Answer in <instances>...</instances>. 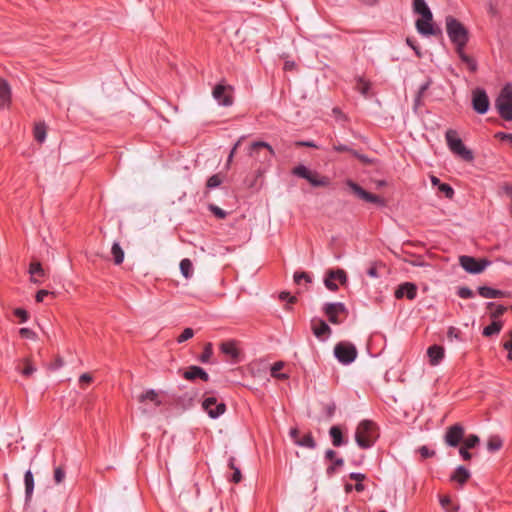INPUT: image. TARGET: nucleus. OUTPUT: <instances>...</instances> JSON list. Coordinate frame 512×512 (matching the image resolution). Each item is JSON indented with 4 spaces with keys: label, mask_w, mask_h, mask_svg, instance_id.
<instances>
[{
    "label": "nucleus",
    "mask_w": 512,
    "mask_h": 512,
    "mask_svg": "<svg viewBox=\"0 0 512 512\" xmlns=\"http://www.w3.org/2000/svg\"><path fill=\"white\" fill-rule=\"evenodd\" d=\"M446 33L455 51L465 49L469 42L468 29L455 17L449 15L445 18Z\"/></svg>",
    "instance_id": "nucleus-1"
},
{
    "label": "nucleus",
    "mask_w": 512,
    "mask_h": 512,
    "mask_svg": "<svg viewBox=\"0 0 512 512\" xmlns=\"http://www.w3.org/2000/svg\"><path fill=\"white\" fill-rule=\"evenodd\" d=\"M379 437L378 426L371 420H362L355 432V441L361 449H368L374 445Z\"/></svg>",
    "instance_id": "nucleus-2"
},
{
    "label": "nucleus",
    "mask_w": 512,
    "mask_h": 512,
    "mask_svg": "<svg viewBox=\"0 0 512 512\" xmlns=\"http://www.w3.org/2000/svg\"><path fill=\"white\" fill-rule=\"evenodd\" d=\"M445 139L449 150L453 154L466 162H472L474 160L473 152L464 145L456 130L448 129L445 133Z\"/></svg>",
    "instance_id": "nucleus-3"
},
{
    "label": "nucleus",
    "mask_w": 512,
    "mask_h": 512,
    "mask_svg": "<svg viewBox=\"0 0 512 512\" xmlns=\"http://www.w3.org/2000/svg\"><path fill=\"white\" fill-rule=\"evenodd\" d=\"M500 117L506 121L512 120V85L506 84L495 101Z\"/></svg>",
    "instance_id": "nucleus-4"
},
{
    "label": "nucleus",
    "mask_w": 512,
    "mask_h": 512,
    "mask_svg": "<svg viewBox=\"0 0 512 512\" xmlns=\"http://www.w3.org/2000/svg\"><path fill=\"white\" fill-rule=\"evenodd\" d=\"M291 173L299 178L307 180L313 187H327L330 180L326 176H320L318 172L312 171L303 164L295 166Z\"/></svg>",
    "instance_id": "nucleus-5"
},
{
    "label": "nucleus",
    "mask_w": 512,
    "mask_h": 512,
    "mask_svg": "<svg viewBox=\"0 0 512 512\" xmlns=\"http://www.w3.org/2000/svg\"><path fill=\"white\" fill-rule=\"evenodd\" d=\"M334 355L340 363L348 365L356 359L357 349L354 344L342 341L335 345Z\"/></svg>",
    "instance_id": "nucleus-6"
},
{
    "label": "nucleus",
    "mask_w": 512,
    "mask_h": 512,
    "mask_svg": "<svg viewBox=\"0 0 512 512\" xmlns=\"http://www.w3.org/2000/svg\"><path fill=\"white\" fill-rule=\"evenodd\" d=\"M465 429L460 423H455L446 429L444 442L447 446L456 448L462 444Z\"/></svg>",
    "instance_id": "nucleus-7"
},
{
    "label": "nucleus",
    "mask_w": 512,
    "mask_h": 512,
    "mask_svg": "<svg viewBox=\"0 0 512 512\" xmlns=\"http://www.w3.org/2000/svg\"><path fill=\"white\" fill-rule=\"evenodd\" d=\"M322 311L332 324H340L342 320L339 316L347 314V308L342 302L325 303Z\"/></svg>",
    "instance_id": "nucleus-8"
},
{
    "label": "nucleus",
    "mask_w": 512,
    "mask_h": 512,
    "mask_svg": "<svg viewBox=\"0 0 512 512\" xmlns=\"http://www.w3.org/2000/svg\"><path fill=\"white\" fill-rule=\"evenodd\" d=\"M346 185L351 189V191L360 199L373 203L376 205L383 206L385 204L384 200L376 194L370 193L363 189L359 184L354 182L353 180L348 179L346 181Z\"/></svg>",
    "instance_id": "nucleus-9"
},
{
    "label": "nucleus",
    "mask_w": 512,
    "mask_h": 512,
    "mask_svg": "<svg viewBox=\"0 0 512 512\" xmlns=\"http://www.w3.org/2000/svg\"><path fill=\"white\" fill-rule=\"evenodd\" d=\"M203 410L209 415L210 418L216 419L226 411V404L218 401L216 397H206L202 402Z\"/></svg>",
    "instance_id": "nucleus-10"
},
{
    "label": "nucleus",
    "mask_w": 512,
    "mask_h": 512,
    "mask_svg": "<svg viewBox=\"0 0 512 512\" xmlns=\"http://www.w3.org/2000/svg\"><path fill=\"white\" fill-rule=\"evenodd\" d=\"M462 268L471 274L481 273L489 264L485 259H476L472 256L463 255L459 258Z\"/></svg>",
    "instance_id": "nucleus-11"
},
{
    "label": "nucleus",
    "mask_w": 512,
    "mask_h": 512,
    "mask_svg": "<svg viewBox=\"0 0 512 512\" xmlns=\"http://www.w3.org/2000/svg\"><path fill=\"white\" fill-rule=\"evenodd\" d=\"M490 106L489 97L482 88H476L472 92V107L478 114L488 112Z\"/></svg>",
    "instance_id": "nucleus-12"
},
{
    "label": "nucleus",
    "mask_w": 512,
    "mask_h": 512,
    "mask_svg": "<svg viewBox=\"0 0 512 512\" xmlns=\"http://www.w3.org/2000/svg\"><path fill=\"white\" fill-rule=\"evenodd\" d=\"M336 281H339L341 284L347 282V274L343 269L327 271L324 278L325 287L332 292H336L339 289Z\"/></svg>",
    "instance_id": "nucleus-13"
},
{
    "label": "nucleus",
    "mask_w": 512,
    "mask_h": 512,
    "mask_svg": "<svg viewBox=\"0 0 512 512\" xmlns=\"http://www.w3.org/2000/svg\"><path fill=\"white\" fill-rule=\"evenodd\" d=\"M233 89L231 86H225L222 84H217L213 88V97L218 102L219 105L222 106H231L233 104Z\"/></svg>",
    "instance_id": "nucleus-14"
},
{
    "label": "nucleus",
    "mask_w": 512,
    "mask_h": 512,
    "mask_svg": "<svg viewBox=\"0 0 512 512\" xmlns=\"http://www.w3.org/2000/svg\"><path fill=\"white\" fill-rule=\"evenodd\" d=\"M416 29L417 31L424 36H438L442 34V31L440 28L435 27L433 24V16L426 19V18H419L416 20Z\"/></svg>",
    "instance_id": "nucleus-15"
},
{
    "label": "nucleus",
    "mask_w": 512,
    "mask_h": 512,
    "mask_svg": "<svg viewBox=\"0 0 512 512\" xmlns=\"http://www.w3.org/2000/svg\"><path fill=\"white\" fill-rule=\"evenodd\" d=\"M418 288L416 284L412 282H404L398 285L394 292L396 299H402L406 297L408 300H414L417 297Z\"/></svg>",
    "instance_id": "nucleus-16"
},
{
    "label": "nucleus",
    "mask_w": 512,
    "mask_h": 512,
    "mask_svg": "<svg viewBox=\"0 0 512 512\" xmlns=\"http://www.w3.org/2000/svg\"><path fill=\"white\" fill-rule=\"evenodd\" d=\"M311 330L315 337L320 340H324L331 334L330 326L320 318H313L311 320Z\"/></svg>",
    "instance_id": "nucleus-17"
},
{
    "label": "nucleus",
    "mask_w": 512,
    "mask_h": 512,
    "mask_svg": "<svg viewBox=\"0 0 512 512\" xmlns=\"http://www.w3.org/2000/svg\"><path fill=\"white\" fill-rule=\"evenodd\" d=\"M183 378L189 381H194L199 378L204 382H208L210 377L208 373L200 366H189L182 374Z\"/></svg>",
    "instance_id": "nucleus-18"
},
{
    "label": "nucleus",
    "mask_w": 512,
    "mask_h": 512,
    "mask_svg": "<svg viewBox=\"0 0 512 512\" xmlns=\"http://www.w3.org/2000/svg\"><path fill=\"white\" fill-rule=\"evenodd\" d=\"M429 363L432 366H437L443 360L445 350L442 346L434 344L427 349Z\"/></svg>",
    "instance_id": "nucleus-19"
},
{
    "label": "nucleus",
    "mask_w": 512,
    "mask_h": 512,
    "mask_svg": "<svg viewBox=\"0 0 512 512\" xmlns=\"http://www.w3.org/2000/svg\"><path fill=\"white\" fill-rule=\"evenodd\" d=\"M30 281L34 284H40L41 279L46 276V272L43 269L40 262H31L29 265Z\"/></svg>",
    "instance_id": "nucleus-20"
},
{
    "label": "nucleus",
    "mask_w": 512,
    "mask_h": 512,
    "mask_svg": "<svg viewBox=\"0 0 512 512\" xmlns=\"http://www.w3.org/2000/svg\"><path fill=\"white\" fill-rule=\"evenodd\" d=\"M260 149H266L268 152V156L265 157V160H270L272 157L275 156V151L272 148V146L264 141H255L250 145L249 154L250 156H256Z\"/></svg>",
    "instance_id": "nucleus-21"
},
{
    "label": "nucleus",
    "mask_w": 512,
    "mask_h": 512,
    "mask_svg": "<svg viewBox=\"0 0 512 512\" xmlns=\"http://www.w3.org/2000/svg\"><path fill=\"white\" fill-rule=\"evenodd\" d=\"M478 294L483 298H503L508 296V293L503 290L495 289L488 286H479L477 289Z\"/></svg>",
    "instance_id": "nucleus-22"
},
{
    "label": "nucleus",
    "mask_w": 512,
    "mask_h": 512,
    "mask_svg": "<svg viewBox=\"0 0 512 512\" xmlns=\"http://www.w3.org/2000/svg\"><path fill=\"white\" fill-rule=\"evenodd\" d=\"M470 476L471 474L469 470L460 465L451 474L450 480L458 483L460 486H463L469 480Z\"/></svg>",
    "instance_id": "nucleus-23"
},
{
    "label": "nucleus",
    "mask_w": 512,
    "mask_h": 512,
    "mask_svg": "<svg viewBox=\"0 0 512 512\" xmlns=\"http://www.w3.org/2000/svg\"><path fill=\"white\" fill-rule=\"evenodd\" d=\"M15 369L24 377H29L36 371V367L29 358L19 360Z\"/></svg>",
    "instance_id": "nucleus-24"
},
{
    "label": "nucleus",
    "mask_w": 512,
    "mask_h": 512,
    "mask_svg": "<svg viewBox=\"0 0 512 512\" xmlns=\"http://www.w3.org/2000/svg\"><path fill=\"white\" fill-rule=\"evenodd\" d=\"M11 102V89L8 82L0 78V107L4 108Z\"/></svg>",
    "instance_id": "nucleus-25"
},
{
    "label": "nucleus",
    "mask_w": 512,
    "mask_h": 512,
    "mask_svg": "<svg viewBox=\"0 0 512 512\" xmlns=\"http://www.w3.org/2000/svg\"><path fill=\"white\" fill-rule=\"evenodd\" d=\"M329 435L334 447H341L347 443V440H345L342 430L339 426H332L329 429Z\"/></svg>",
    "instance_id": "nucleus-26"
},
{
    "label": "nucleus",
    "mask_w": 512,
    "mask_h": 512,
    "mask_svg": "<svg viewBox=\"0 0 512 512\" xmlns=\"http://www.w3.org/2000/svg\"><path fill=\"white\" fill-rule=\"evenodd\" d=\"M460 60L467 66L471 73H475L478 69L477 61L465 53V49L455 51Z\"/></svg>",
    "instance_id": "nucleus-27"
},
{
    "label": "nucleus",
    "mask_w": 512,
    "mask_h": 512,
    "mask_svg": "<svg viewBox=\"0 0 512 512\" xmlns=\"http://www.w3.org/2000/svg\"><path fill=\"white\" fill-rule=\"evenodd\" d=\"M138 401L140 403L152 402L155 406H160L162 404L159 399L158 393L154 389H148L142 394L138 396Z\"/></svg>",
    "instance_id": "nucleus-28"
},
{
    "label": "nucleus",
    "mask_w": 512,
    "mask_h": 512,
    "mask_svg": "<svg viewBox=\"0 0 512 512\" xmlns=\"http://www.w3.org/2000/svg\"><path fill=\"white\" fill-rule=\"evenodd\" d=\"M413 11L426 19L433 15L425 0H413Z\"/></svg>",
    "instance_id": "nucleus-29"
},
{
    "label": "nucleus",
    "mask_w": 512,
    "mask_h": 512,
    "mask_svg": "<svg viewBox=\"0 0 512 512\" xmlns=\"http://www.w3.org/2000/svg\"><path fill=\"white\" fill-rule=\"evenodd\" d=\"M487 309L490 310V318L495 321H499L498 318L507 311V307L502 304H496L494 302H488Z\"/></svg>",
    "instance_id": "nucleus-30"
},
{
    "label": "nucleus",
    "mask_w": 512,
    "mask_h": 512,
    "mask_svg": "<svg viewBox=\"0 0 512 512\" xmlns=\"http://www.w3.org/2000/svg\"><path fill=\"white\" fill-rule=\"evenodd\" d=\"M355 80V89L363 96L368 97L371 89V82L362 76H357Z\"/></svg>",
    "instance_id": "nucleus-31"
},
{
    "label": "nucleus",
    "mask_w": 512,
    "mask_h": 512,
    "mask_svg": "<svg viewBox=\"0 0 512 512\" xmlns=\"http://www.w3.org/2000/svg\"><path fill=\"white\" fill-rule=\"evenodd\" d=\"M503 322L502 321H495L492 320L491 324L484 327L482 331V335L485 337H491L494 335H498L500 331L502 330Z\"/></svg>",
    "instance_id": "nucleus-32"
},
{
    "label": "nucleus",
    "mask_w": 512,
    "mask_h": 512,
    "mask_svg": "<svg viewBox=\"0 0 512 512\" xmlns=\"http://www.w3.org/2000/svg\"><path fill=\"white\" fill-rule=\"evenodd\" d=\"M25 497L30 500L34 490V476L31 470H27L24 475Z\"/></svg>",
    "instance_id": "nucleus-33"
},
{
    "label": "nucleus",
    "mask_w": 512,
    "mask_h": 512,
    "mask_svg": "<svg viewBox=\"0 0 512 512\" xmlns=\"http://www.w3.org/2000/svg\"><path fill=\"white\" fill-rule=\"evenodd\" d=\"M228 467L233 470L232 475L229 477V481L233 482L235 484L241 482L242 480V474L240 469L236 466V459L235 457L231 456L228 459Z\"/></svg>",
    "instance_id": "nucleus-34"
},
{
    "label": "nucleus",
    "mask_w": 512,
    "mask_h": 512,
    "mask_svg": "<svg viewBox=\"0 0 512 512\" xmlns=\"http://www.w3.org/2000/svg\"><path fill=\"white\" fill-rule=\"evenodd\" d=\"M34 139L38 143H43L47 135V126L44 122L36 123L33 129Z\"/></svg>",
    "instance_id": "nucleus-35"
},
{
    "label": "nucleus",
    "mask_w": 512,
    "mask_h": 512,
    "mask_svg": "<svg viewBox=\"0 0 512 512\" xmlns=\"http://www.w3.org/2000/svg\"><path fill=\"white\" fill-rule=\"evenodd\" d=\"M221 352L230 356L233 359H236L239 355V352L236 348V345L233 341L223 342L220 345Z\"/></svg>",
    "instance_id": "nucleus-36"
},
{
    "label": "nucleus",
    "mask_w": 512,
    "mask_h": 512,
    "mask_svg": "<svg viewBox=\"0 0 512 512\" xmlns=\"http://www.w3.org/2000/svg\"><path fill=\"white\" fill-rule=\"evenodd\" d=\"M296 445L308 449H315L317 446L316 441L311 432H308L307 434L302 436L299 441H296Z\"/></svg>",
    "instance_id": "nucleus-37"
},
{
    "label": "nucleus",
    "mask_w": 512,
    "mask_h": 512,
    "mask_svg": "<svg viewBox=\"0 0 512 512\" xmlns=\"http://www.w3.org/2000/svg\"><path fill=\"white\" fill-rule=\"evenodd\" d=\"M111 254L113 256V261L116 265H120L124 261V251L121 248L118 242H114L111 247Z\"/></svg>",
    "instance_id": "nucleus-38"
},
{
    "label": "nucleus",
    "mask_w": 512,
    "mask_h": 512,
    "mask_svg": "<svg viewBox=\"0 0 512 512\" xmlns=\"http://www.w3.org/2000/svg\"><path fill=\"white\" fill-rule=\"evenodd\" d=\"M440 505L445 512H458L459 506L452 502L449 496L440 497Z\"/></svg>",
    "instance_id": "nucleus-39"
},
{
    "label": "nucleus",
    "mask_w": 512,
    "mask_h": 512,
    "mask_svg": "<svg viewBox=\"0 0 512 512\" xmlns=\"http://www.w3.org/2000/svg\"><path fill=\"white\" fill-rule=\"evenodd\" d=\"M180 270L186 279L190 278L193 274V264L191 260L188 258L182 259L180 262Z\"/></svg>",
    "instance_id": "nucleus-40"
},
{
    "label": "nucleus",
    "mask_w": 512,
    "mask_h": 512,
    "mask_svg": "<svg viewBox=\"0 0 512 512\" xmlns=\"http://www.w3.org/2000/svg\"><path fill=\"white\" fill-rule=\"evenodd\" d=\"M284 367V363L282 361L275 362L271 367V376L277 379H287L288 375L285 373H280V370Z\"/></svg>",
    "instance_id": "nucleus-41"
},
{
    "label": "nucleus",
    "mask_w": 512,
    "mask_h": 512,
    "mask_svg": "<svg viewBox=\"0 0 512 512\" xmlns=\"http://www.w3.org/2000/svg\"><path fill=\"white\" fill-rule=\"evenodd\" d=\"M325 459L332 461V464L337 467H342L344 465V460L341 457L336 456V452L332 449H328L325 452Z\"/></svg>",
    "instance_id": "nucleus-42"
},
{
    "label": "nucleus",
    "mask_w": 512,
    "mask_h": 512,
    "mask_svg": "<svg viewBox=\"0 0 512 512\" xmlns=\"http://www.w3.org/2000/svg\"><path fill=\"white\" fill-rule=\"evenodd\" d=\"M480 444V439L475 434H469L467 437L464 436L462 445L466 448L473 449Z\"/></svg>",
    "instance_id": "nucleus-43"
},
{
    "label": "nucleus",
    "mask_w": 512,
    "mask_h": 512,
    "mask_svg": "<svg viewBox=\"0 0 512 512\" xmlns=\"http://www.w3.org/2000/svg\"><path fill=\"white\" fill-rule=\"evenodd\" d=\"M213 355V345L211 342L205 344L202 354L199 357V361L202 363H208Z\"/></svg>",
    "instance_id": "nucleus-44"
},
{
    "label": "nucleus",
    "mask_w": 512,
    "mask_h": 512,
    "mask_svg": "<svg viewBox=\"0 0 512 512\" xmlns=\"http://www.w3.org/2000/svg\"><path fill=\"white\" fill-rule=\"evenodd\" d=\"M293 278H294V282L297 285H301L302 282H305V283H311L312 282L311 276L307 272H304V271H300V272L297 271V272H295Z\"/></svg>",
    "instance_id": "nucleus-45"
},
{
    "label": "nucleus",
    "mask_w": 512,
    "mask_h": 512,
    "mask_svg": "<svg viewBox=\"0 0 512 512\" xmlns=\"http://www.w3.org/2000/svg\"><path fill=\"white\" fill-rule=\"evenodd\" d=\"M223 182L222 177L219 174H214L210 176L206 181V188L207 189H214L219 187Z\"/></svg>",
    "instance_id": "nucleus-46"
},
{
    "label": "nucleus",
    "mask_w": 512,
    "mask_h": 512,
    "mask_svg": "<svg viewBox=\"0 0 512 512\" xmlns=\"http://www.w3.org/2000/svg\"><path fill=\"white\" fill-rule=\"evenodd\" d=\"M502 447V440L498 437L490 438L487 443V448L491 452L498 451Z\"/></svg>",
    "instance_id": "nucleus-47"
},
{
    "label": "nucleus",
    "mask_w": 512,
    "mask_h": 512,
    "mask_svg": "<svg viewBox=\"0 0 512 512\" xmlns=\"http://www.w3.org/2000/svg\"><path fill=\"white\" fill-rule=\"evenodd\" d=\"M13 314L15 317L19 318L20 323H25L29 319V313L24 308H15Z\"/></svg>",
    "instance_id": "nucleus-48"
},
{
    "label": "nucleus",
    "mask_w": 512,
    "mask_h": 512,
    "mask_svg": "<svg viewBox=\"0 0 512 512\" xmlns=\"http://www.w3.org/2000/svg\"><path fill=\"white\" fill-rule=\"evenodd\" d=\"M65 476H66V472L62 466L56 467L54 469L53 478H54V482L56 484L62 483L65 479Z\"/></svg>",
    "instance_id": "nucleus-49"
},
{
    "label": "nucleus",
    "mask_w": 512,
    "mask_h": 512,
    "mask_svg": "<svg viewBox=\"0 0 512 512\" xmlns=\"http://www.w3.org/2000/svg\"><path fill=\"white\" fill-rule=\"evenodd\" d=\"M208 209L210 212H212L214 214L215 217H217L218 219H224L226 218L227 216V212L224 211L223 209H221L220 207H218L217 205L215 204H209L208 206Z\"/></svg>",
    "instance_id": "nucleus-50"
},
{
    "label": "nucleus",
    "mask_w": 512,
    "mask_h": 512,
    "mask_svg": "<svg viewBox=\"0 0 512 512\" xmlns=\"http://www.w3.org/2000/svg\"><path fill=\"white\" fill-rule=\"evenodd\" d=\"M457 295L462 299H470L474 297V292L469 287L462 286L457 289Z\"/></svg>",
    "instance_id": "nucleus-51"
},
{
    "label": "nucleus",
    "mask_w": 512,
    "mask_h": 512,
    "mask_svg": "<svg viewBox=\"0 0 512 512\" xmlns=\"http://www.w3.org/2000/svg\"><path fill=\"white\" fill-rule=\"evenodd\" d=\"M503 348L508 351L507 359L512 361V330L508 332V339L503 342Z\"/></svg>",
    "instance_id": "nucleus-52"
},
{
    "label": "nucleus",
    "mask_w": 512,
    "mask_h": 512,
    "mask_svg": "<svg viewBox=\"0 0 512 512\" xmlns=\"http://www.w3.org/2000/svg\"><path fill=\"white\" fill-rule=\"evenodd\" d=\"M439 191L445 195L446 198L452 199L454 196L453 188L447 183H441L439 185Z\"/></svg>",
    "instance_id": "nucleus-53"
},
{
    "label": "nucleus",
    "mask_w": 512,
    "mask_h": 512,
    "mask_svg": "<svg viewBox=\"0 0 512 512\" xmlns=\"http://www.w3.org/2000/svg\"><path fill=\"white\" fill-rule=\"evenodd\" d=\"M194 336V331L192 328H185L183 332L177 337L178 343H183Z\"/></svg>",
    "instance_id": "nucleus-54"
},
{
    "label": "nucleus",
    "mask_w": 512,
    "mask_h": 512,
    "mask_svg": "<svg viewBox=\"0 0 512 512\" xmlns=\"http://www.w3.org/2000/svg\"><path fill=\"white\" fill-rule=\"evenodd\" d=\"M447 337L450 341H452L453 339H456L458 341H461V331L456 328V327H453V326H450L448 328V331H447Z\"/></svg>",
    "instance_id": "nucleus-55"
},
{
    "label": "nucleus",
    "mask_w": 512,
    "mask_h": 512,
    "mask_svg": "<svg viewBox=\"0 0 512 512\" xmlns=\"http://www.w3.org/2000/svg\"><path fill=\"white\" fill-rule=\"evenodd\" d=\"M418 453L423 459L434 457L436 454L434 450L430 449L425 445L418 448Z\"/></svg>",
    "instance_id": "nucleus-56"
},
{
    "label": "nucleus",
    "mask_w": 512,
    "mask_h": 512,
    "mask_svg": "<svg viewBox=\"0 0 512 512\" xmlns=\"http://www.w3.org/2000/svg\"><path fill=\"white\" fill-rule=\"evenodd\" d=\"M19 334L22 338H25V339H31V340H34L36 338V333L31 330L30 328H21L19 330Z\"/></svg>",
    "instance_id": "nucleus-57"
},
{
    "label": "nucleus",
    "mask_w": 512,
    "mask_h": 512,
    "mask_svg": "<svg viewBox=\"0 0 512 512\" xmlns=\"http://www.w3.org/2000/svg\"><path fill=\"white\" fill-rule=\"evenodd\" d=\"M406 44L413 49L417 57L422 56L420 47L413 38L407 37Z\"/></svg>",
    "instance_id": "nucleus-58"
},
{
    "label": "nucleus",
    "mask_w": 512,
    "mask_h": 512,
    "mask_svg": "<svg viewBox=\"0 0 512 512\" xmlns=\"http://www.w3.org/2000/svg\"><path fill=\"white\" fill-rule=\"evenodd\" d=\"M279 299L283 301H287L289 304H294L297 302V297L294 295H291L289 292L282 291L279 294Z\"/></svg>",
    "instance_id": "nucleus-59"
},
{
    "label": "nucleus",
    "mask_w": 512,
    "mask_h": 512,
    "mask_svg": "<svg viewBox=\"0 0 512 512\" xmlns=\"http://www.w3.org/2000/svg\"><path fill=\"white\" fill-rule=\"evenodd\" d=\"M335 411H336V404L334 402L325 404L324 412L328 418H332L335 414Z\"/></svg>",
    "instance_id": "nucleus-60"
},
{
    "label": "nucleus",
    "mask_w": 512,
    "mask_h": 512,
    "mask_svg": "<svg viewBox=\"0 0 512 512\" xmlns=\"http://www.w3.org/2000/svg\"><path fill=\"white\" fill-rule=\"evenodd\" d=\"M48 295L54 296V292H50L48 290L41 289V290L37 291V293L35 295V300L37 303H41L44 301V298Z\"/></svg>",
    "instance_id": "nucleus-61"
},
{
    "label": "nucleus",
    "mask_w": 512,
    "mask_h": 512,
    "mask_svg": "<svg viewBox=\"0 0 512 512\" xmlns=\"http://www.w3.org/2000/svg\"><path fill=\"white\" fill-rule=\"evenodd\" d=\"M332 148L336 152H349L352 154V151H354V149L350 148L349 146H347L345 144H341V143H334Z\"/></svg>",
    "instance_id": "nucleus-62"
},
{
    "label": "nucleus",
    "mask_w": 512,
    "mask_h": 512,
    "mask_svg": "<svg viewBox=\"0 0 512 512\" xmlns=\"http://www.w3.org/2000/svg\"><path fill=\"white\" fill-rule=\"evenodd\" d=\"M469 450L470 449L466 448L464 445H461L459 448V454L464 461H469L472 458V454L469 452Z\"/></svg>",
    "instance_id": "nucleus-63"
},
{
    "label": "nucleus",
    "mask_w": 512,
    "mask_h": 512,
    "mask_svg": "<svg viewBox=\"0 0 512 512\" xmlns=\"http://www.w3.org/2000/svg\"><path fill=\"white\" fill-rule=\"evenodd\" d=\"M495 137L501 141H509L510 144L512 145V134L510 133H505V132H497L495 134Z\"/></svg>",
    "instance_id": "nucleus-64"
}]
</instances>
